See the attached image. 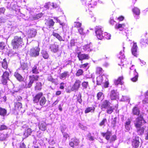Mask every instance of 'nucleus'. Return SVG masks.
I'll return each instance as SVG.
<instances>
[{
  "instance_id": "1",
  "label": "nucleus",
  "mask_w": 148,
  "mask_h": 148,
  "mask_svg": "<svg viewBox=\"0 0 148 148\" xmlns=\"http://www.w3.org/2000/svg\"><path fill=\"white\" fill-rule=\"evenodd\" d=\"M23 42V38L21 36H15L12 40L11 45L14 49H18L20 45Z\"/></svg>"
},
{
  "instance_id": "2",
  "label": "nucleus",
  "mask_w": 148,
  "mask_h": 148,
  "mask_svg": "<svg viewBox=\"0 0 148 148\" xmlns=\"http://www.w3.org/2000/svg\"><path fill=\"white\" fill-rule=\"evenodd\" d=\"M144 113H142L136 119L134 125L136 127H140L142 125V121L143 120Z\"/></svg>"
},
{
  "instance_id": "3",
  "label": "nucleus",
  "mask_w": 148,
  "mask_h": 148,
  "mask_svg": "<svg viewBox=\"0 0 148 148\" xmlns=\"http://www.w3.org/2000/svg\"><path fill=\"white\" fill-rule=\"evenodd\" d=\"M101 26H97L95 28V32L96 36L98 39L101 40L103 38V31Z\"/></svg>"
},
{
  "instance_id": "4",
  "label": "nucleus",
  "mask_w": 148,
  "mask_h": 148,
  "mask_svg": "<svg viewBox=\"0 0 148 148\" xmlns=\"http://www.w3.org/2000/svg\"><path fill=\"white\" fill-rule=\"evenodd\" d=\"M141 139L138 136H136L132 140L131 145L133 148H138L139 147L140 144V140Z\"/></svg>"
},
{
  "instance_id": "5",
  "label": "nucleus",
  "mask_w": 148,
  "mask_h": 148,
  "mask_svg": "<svg viewBox=\"0 0 148 148\" xmlns=\"http://www.w3.org/2000/svg\"><path fill=\"white\" fill-rule=\"evenodd\" d=\"M40 49L38 47H35L30 49L29 55L31 57H36L39 54Z\"/></svg>"
},
{
  "instance_id": "6",
  "label": "nucleus",
  "mask_w": 148,
  "mask_h": 148,
  "mask_svg": "<svg viewBox=\"0 0 148 148\" xmlns=\"http://www.w3.org/2000/svg\"><path fill=\"white\" fill-rule=\"evenodd\" d=\"M9 73L7 71L4 72L2 76L1 82L3 85L7 84L8 80H10L9 78Z\"/></svg>"
},
{
  "instance_id": "7",
  "label": "nucleus",
  "mask_w": 148,
  "mask_h": 148,
  "mask_svg": "<svg viewBox=\"0 0 148 148\" xmlns=\"http://www.w3.org/2000/svg\"><path fill=\"white\" fill-rule=\"evenodd\" d=\"M77 57L79 61H81V63L83 62L82 61L84 60H88L89 59V55L88 54L82 53L81 52L77 53Z\"/></svg>"
},
{
  "instance_id": "8",
  "label": "nucleus",
  "mask_w": 148,
  "mask_h": 148,
  "mask_svg": "<svg viewBox=\"0 0 148 148\" xmlns=\"http://www.w3.org/2000/svg\"><path fill=\"white\" fill-rule=\"evenodd\" d=\"M43 96V93L40 92L36 94L33 97L32 100L34 103L38 104Z\"/></svg>"
},
{
  "instance_id": "9",
  "label": "nucleus",
  "mask_w": 148,
  "mask_h": 148,
  "mask_svg": "<svg viewBox=\"0 0 148 148\" xmlns=\"http://www.w3.org/2000/svg\"><path fill=\"white\" fill-rule=\"evenodd\" d=\"M79 139L74 137L72 138L71 141H69V145L72 148H74L75 146H78L79 145Z\"/></svg>"
},
{
  "instance_id": "10",
  "label": "nucleus",
  "mask_w": 148,
  "mask_h": 148,
  "mask_svg": "<svg viewBox=\"0 0 148 148\" xmlns=\"http://www.w3.org/2000/svg\"><path fill=\"white\" fill-rule=\"evenodd\" d=\"M130 75L131 76L133 77L131 79L132 81L134 82H135L137 81L138 74L136 71V69L130 71Z\"/></svg>"
},
{
  "instance_id": "11",
  "label": "nucleus",
  "mask_w": 148,
  "mask_h": 148,
  "mask_svg": "<svg viewBox=\"0 0 148 148\" xmlns=\"http://www.w3.org/2000/svg\"><path fill=\"white\" fill-rule=\"evenodd\" d=\"M97 4L96 2H95L94 3V1H91V2L90 3L86 5L85 7V9L86 11H92L93 10V8L94 7V6Z\"/></svg>"
},
{
  "instance_id": "12",
  "label": "nucleus",
  "mask_w": 148,
  "mask_h": 148,
  "mask_svg": "<svg viewBox=\"0 0 148 148\" xmlns=\"http://www.w3.org/2000/svg\"><path fill=\"white\" fill-rule=\"evenodd\" d=\"M81 82L79 79H77L73 85L71 90L72 91L77 90L80 88Z\"/></svg>"
},
{
  "instance_id": "13",
  "label": "nucleus",
  "mask_w": 148,
  "mask_h": 148,
  "mask_svg": "<svg viewBox=\"0 0 148 148\" xmlns=\"http://www.w3.org/2000/svg\"><path fill=\"white\" fill-rule=\"evenodd\" d=\"M58 45L56 42H55L53 44H51L50 46L51 51L52 52L55 53L57 52L59 50Z\"/></svg>"
},
{
  "instance_id": "14",
  "label": "nucleus",
  "mask_w": 148,
  "mask_h": 148,
  "mask_svg": "<svg viewBox=\"0 0 148 148\" xmlns=\"http://www.w3.org/2000/svg\"><path fill=\"white\" fill-rule=\"evenodd\" d=\"M110 103L108 100L106 99L104 100L101 105V108L102 110L106 109L110 106Z\"/></svg>"
},
{
  "instance_id": "15",
  "label": "nucleus",
  "mask_w": 148,
  "mask_h": 148,
  "mask_svg": "<svg viewBox=\"0 0 148 148\" xmlns=\"http://www.w3.org/2000/svg\"><path fill=\"white\" fill-rule=\"evenodd\" d=\"M140 110L138 107L137 105L135 106L132 109V114L134 115L139 116L140 114Z\"/></svg>"
},
{
  "instance_id": "16",
  "label": "nucleus",
  "mask_w": 148,
  "mask_h": 148,
  "mask_svg": "<svg viewBox=\"0 0 148 148\" xmlns=\"http://www.w3.org/2000/svg\"><path fill=\"white\" fill-rule=\"evenodd\" d=\"M55 22L53 19H50L46 20L45 23V25L49 28H53Z\"/></svg>"
},
{
  "instance_id": "17",
  "label": "nucleus",
  "mask_w": 148,
  "mask_h": 148,
  "mask_svg": "<svg viewBox=\"0 0 148 148\" xmlns=\"http://www.w3.org/2000/svg\"><path fill=\"white\" fill-rule=\"evenodd\" d=\"M124 77L123 76H120L118 78L115 79L114 81V83L116 85H118L120 84L121 85H123L124 84V82L123 81L124 79Z\"/></svg>"
},
{
  "instance_id": "18",
  "label": "nucleus",
  "mask_w": 148,
  "mask_h": 148,
  "mask_svg": "<svg viewBox=\"0 0 148 148\" xmlns=\"http://www.w3.org/2000/svg\"><path fill=\"white\" fill-rule=\"evenodd\" d=\"M39 127L40 130L45 131L47 129V125L45 121H42L39 123Z\"/></svg>"
},
{
  "instance_id": "19",
  "label": "nucleus",
  "mask_w": 148,
  "mask_h": 148,
  "mask_svg": "<svg viewBox=\"0 0 148 148\" xmlns=\"http://www.w3.org/2000/svg\"><path fill=\"white\" fill-rule=\"evenodd\" d=\"M118 104H116L114 106H110L106 109H107L106 112L108 114H111L114 112L115 108L117 109H118Z\"/></svg>"
},
{
  "instance_id": "20",
  "label": "nucleus",
  "mask_w": 148,
  "mask_h": 148,
  "mask_svg": "<svg viewBox=\"0 0 148 148\" xmlns=\"http://www.w3.org/2000/svg\"><path fill=\"white\" fill-rule=\"evenodd\" d=\"M146 127L145 126L143 127L141 126L140 127H136V132L138 135H143L144 133L145 128Z\"/></svg>"
},
{
  "instance_id": "21",
  "label": "nucleus",
  "mask_w": 148,
  "mask_h": 148,
  "mask_svg": "<svg viewBox=\"0 0 148 148\" xmlns=\"http://www.w3.org/2000/svg\"><path fill=\"white\" fill-rule=\"evenodd\" d=\"M37 33L36 30L35 29H30L28 31V36L29 38H32L34 37Z\"/></svg>"
},
{
  "instance_id": "22",
  "label": "nucleus",
  "mask_w": 148,
  "mask_h": 148,
  "mask_svg": "<svg viewBox=\"0 0 148 148\" xmlns=\"http://www.w3.org/2000/svg\"><path fill=\"white\" fill-rule=\"evenodd\" d=\"M70 76L69 73L68 71H64L60 75L59 78L61 79H65L68 78Z\"/></svg>"
},
{
  "instance_id": "23",
  "label": "nucleus",
  "mask_w": 148,
  "mask_h": 148,
  "mask_svg": "<svg viewBox=\"0 0 148 148\" xmlns=\"http://www.w3.org/2000/svg\"><path fill=\"white\" fill-rule=\"evenodd\" d=\"M101 135L103 137H105L106 139L107 140H110V136L112 134L111 132L107 131L106 132H102L101 133Z\"/></svg>"
},
{
  "instance_id": "24",
  "label": "nucleus",
  "mask_w": 148,
  "mask_h": 148,
  "mask_svg": "<svg viewBox=\"0 0 148 148\" xmlns=\"http://www.w3.org/2000/svg\"><path fill=\"white\" fill-rule=\"evenodd\" d=\"M137 46L136 43H134L131 49L132 54L135 56H136L138 55L137 53Z\"/></svg>"
},
{
  "instance_id": "25",
  "label": "nucleus",
  "mask_w": 148,
  "mask_h": 148,
  "mask_svg": "<svg viewBox=\"0 0 148 148\" xmlns=\"http://www.w3.org/2000/svg\"><path fill=\"white\" fill-rule=\"evenodd\" d=\"M14 76L17 79L19 82H23L24 80V78L23 76L18 72H15Z\"/></svg>"
},
{
  "instance_id": "26",
  "label": "nucleus",
  "mask_w": 148,
  "mask_h": 148,
  "mask_svg": "<svg viewBox=\"0 0 148 148\" xmlns=\"http://www.w3.org/2000/svg\"><path fill=\"white\" fill-rule=\"evenodd\" d=\"M140 43L142 47H146L148 45V40L146 38L142 39L141 40Z\"/></svg>"
},
{
  "instance_id": "27",
  "label": "nucleus",
  "mask_w": 148,
  "mask_h": 148,
  "mask_svg": "<svg viewBox=\"0 0 148 148\" xmlns=\"http://www.w3.org/2000/svg\"><path fill=\"white\" fill-rule=\"evenodd\" d=\"M110 97V99L112 100L116 99L117 94L115 90H113L111 91Z\"/></svg>"
},
{
  "instance_id": "28",
  "label": "nucleus",
  "mask_w": 148,
  "mask_h": 148,
  "mask_svg": "<svg viewBox=\"0 0 148 148\" xmlns=\"http://www.w3.org/2000/svg\"><path fill=\"white\" fill-rule=\"evenodd\" d=\"M39 78V76L38 75H32L29 77V79H30L33 82L38 81Z\"/></svg>"
},
{
  "instance_id": "29",
  "label": "nucleus",
  "mask_w": 148,
  "mask_h": 148,
  "mask_svg": "<svg viewBox=\"0 0 148 148\" xmlns=\"http://www.w3.org/2000/svg\"><path fill=\"white\" fill-rule=\"evenodd\" d=\"M32 133L31 129L30 128H28L25 130L23 133V135L25 138H27Z\"/></svg>"
},
{
  "instance_id": "30",
  "label": "nucleus",
  "mask_w": 148,
  "mask_h": 148,
  "mask_svg": "<svg viewBox=\"0 0 148 148\" xmlns=\"http://www.w3.org/2000/svg\"><path fill=\"white\" fill-rule=\"evenodd\" d=\"M7 114V110L4 108L0 107V116L4 117L6 116Z\"/></svg>"
},
{
  "instance_id": "31",
  "label": "nucleus",
  "mask_w": 148,
  "mask_h": 148,
  "mask_svg": "<svg viewBox=\"0 0 148 148\" xmlns=\"http://www.w3.org/2000/svg\"><path fill=\"white\" fill-rule=\"evenodd\" d=\"M133 14L137 16H139L140 14V10L137 7H134L132 9Z\"/></svg>"
},
{
  "instance_id": "32",
  "label": "nucleus",
  "mask_w": 148,
  "mask_h": 148,
  "mask_svg": "<svg viewBox=\"0 0 148 148\" xmlns=\"http://www.w3.org/2000/svg\"><path fill=\"white\" fill-rule=\"evenodd\" d=\"M103 69L100 67L97 66L95 69V73L97 75H101L104 72Z\"/></svg>"
},
{
  "instance_id": "33",
  "label": "nucleus",
  "mask_w": 148,
  "mask_h": 148,
  "mask_svg": "<svg viewBox=\"0 0 148 148\" xmlns=\"http://www.w3.org/2000/svg\"><path fill=\"white\" fill-rule=\"evenodd\" d=\"M103 78L102 76H99L97 77V84L98 85H101L103 82Z\"/></svg>"
},
{
  "instance_id": "34",
  "label": "nucleus",
  "mask_w": 148,
  "mask_h": 148,
  "mask_svg": "<svg viewBox=\"0 0 148 148\" xmlns=\"http://www.w3.org/2000/svg\"><path fill=\"white\" fill-rule=\"evenodd\" d=\"M46 102L47 100L46 98L43 96L40 100L39 103L40 105L41 106H42L45 105Z\"/></svg>"
},
{
  "instance_id": "35",
  "label": "nucleus",
  "mask_w": 148,
  "mask_h": 148,
  "mask_svg": "<svg viewBox=\"0 0 148 148\" xmlns=\"http://www.w3.org/2000/svg\"><path fill=\"white\" fill-rule=\"evenodd\" d=\"M52 35L57 38L60 41H64V40L62 39V37L58 34L53 32Z\"/></svg>"
},
{
  "instance_id": "36",
  "label": "nucleus",
  "mask_w": 148,
  "mask_h": 148,
  "mask_svg": "<svg viewBox=\"0 0 148 148\" xmlns=\"http://www.w3.org/2000/svg\"><path fill=\"white\" fill-rule=\"evenodd\" d=\"M22 107V103L19 102H16L14 103V110H19Z\"/></svg>"
},
{
  "instance_id": "37",
  "label": "nucleus",
  "mask_w": 148,
  "mask_h": 148,
  "mask_svg": "<svg viewBox=\"0 0 148 148\" xmlns=\"http://www.w3.org/2000/svg\"><path fill=\"white\" fill-rule=\"evenodd\" d=\"M131 123V121L130 119H128V121L125 122V128L127 131H129L130 130Z\"/></svg>"
},
{
  "instance_id": "38",
  "label": "nucleus",
  "mask_w": 148,
  "mask_h": 148,
  "mask_svg": "<svg viewBox=\"0 0 148 148\" xmlns=\"http://www.w3.org/2000/svg\"><path fill=\"white\" fill-rule=\"evenodd\" d=\"M95 108L94 107H88L86 108L84 111L85 114L90 112H94L95 110Z\"/></svg>"
},
{
  "instance_id": "39",
  "label": "nucleus",
  "mask_w": 148,
  "mask_h": 148,
  "mask_svg": "<svg viewBox=\"0 0 148 148\" xmlns=\"http://www.w3.org/2000/svg\"><path fill=\"white\" fill-rule=\"evenodd\" d=\"M42 84L41 82H37L36 85L35 87V90L40 91L42 89Z\"/></svg>"
},
{
  "instance_id": "40",
  "label": "nucleus",
  "mask_w": 148,
  "mask_h": 148,
  "mask_svg": "<svg viewBox=\"0 0 148 148\" xmlns=\"http://www.w3.org/2000/svg\"><path fill=\"white\" fill-rule=\"evenodd\" d=\"M32 73L35 74H39V72L38 71V69L37 68V66L36 65H34L32 68Z\"/></svg>"
},
{
  "instance_id": "41",
  "label": "nucleus",
  "mask_w": 148,
  "mask_h": 148,
  "mask_svg": "<svg viewBox=\"0 0 148 148\" xmlns=\"http://www.w3.org/2000/svg\"><path fill=\"white\" fill-rule=\"evenodd\" d=\"M83 49L85 51L88 52H90L92 50L91 47L89 45H87L84 46L83 47Z\"/></svg>"
},
{
  "instance_id": "42",
  "label": "nucleus",
  "mask_w": 148,
  "mask_h": 148,
  "mask_svg": "<svg viewBox=\"0 0 148 148\" xmlns=\"http://www.w3.org/2000/svg\"><path fill=\"white\" fill-rule=\"evenodd\" d=\"M84 71L82 69H79L77 71L75 74L77 76L79 77L83 75Z\"/></svg>"
},
{
  "instance_id": "43",
  "label": "nucleus",
  "mask_w": 148,
  "mask_h": 148,
  "mask_svg": "<svg viewBox=\"0 0 148 148\" xmlns=\"http://www.w3.org/2000/svg\"><path fill=\"white\" fill-rule=\"evenodd\" d=\"M43 15V14L42 13H40L34 16L33 18L34 20H37L41 17Z\"/></svg>"
},
{
  "instance_id": "44",
  "label": "nucleus",
  "mask_w": 148,
  "mask_h": 148,
  "mask_svg": "<svg viewBox=\"0 0 148 148\" xmlns=\"http://www.w3.org/2000/svg\"><path fill=\"white\" fill-rule=\"evenodd\" d=\"M107 122V119L106 118H103L99 123V125L100 126L105 125V123Z\"/></svg>"
},
{
  "instance_id": "45",
  "label": "nucleus",
  "mask_w": 148,
  "mask_h": 148,
  "mask_svg": "<svg viewBox=\"0 0 148 148\" xmlns=\"http://www.w3.org/2000/svg\"><path fill=\"white\" fill-rule=\"evenodd\" d=\"M34 82L32 81L29 79V82L27 84H25V87L26 88H30L32 86Z\"/></svg>"
},
{
  "instance_id": "46",
  "label": "nucleus",
  "mask_w": 148,
  "mask_h": 148,
  "mask_svg": "<svg viewBox=\"0 0 148 148\" xmlns=\"http://www.w3.org/2000/svg\"><path fill=\"white\" fill-rule=\"evenodd\" d=\"M82 23L79 22H74V27L77 29H79L81 27Z\"/></svg>"
},
{
  "instance_id": "47",
  "label": "nucleus",
  "mask_w": 148,
  "mask_h": 148,
  "mask_svg": "<svg viewBox=\"0 0 148 148\" xmlns=\"http://www.w3.org/2000/svg\"><path fill=\"white\" fill-rule=\"evenodd\" d=\"M51 5V3L50 2H48L45 3L44 6V7L47 9H52Z\"/></svg>"
},
{
  "instance_id": "48",
  "label": "nucleus",
  "mask_w": 148,
  "mask_h": 148,
  "mask_svg": "<svg viewBox=\"0 0 148 148\" xmlns=\"http://www.w3.org/2000/svg\"><path fill=\"white\" fill-rule=\"evenodd\" d=\"M2 66L4 69H6L8 67V64L5 59L3 60V61L2 63Z\"/></svg>"
},
{
  "instance_id": "49",
  "label": "nucleus",
  "mask_w": 148,
  "mask_h": 148,
  "mask_svg": "<svg viewBox=\"0 0 148 148\" xmlns=\"http://www.w3.org/2000/svg\"><path fill=\"white\" fill-rule=\"evenodd\" d=\"M82 86L84 89H86L89 87L88 82L84 81L82 83Z\"/></svg>"
},
{
  "instance_id": "50",
  "label": "nucleus",
  "mask_w": 148,
  "mask_h": 148,
  "mask_svg": "<svg viewBox=\"0 0 148 148\" xmlns=\"http://www.w3.org/2000/svg\"><path fill=\"white\" fill-rule=\"evenodd\" d=\"M111 37V36L110 34L108 33L107 32H105L104 33L103 38H105L107 40H109L110 39Z\"/></svg>"
},
{
  "instance_id": "51",
  "label": "nucleus",
  "mask_w": 148,
  "mask_h": 148,
  "mask_svg": "<svg viewBox=\"0 0 148 148\" xmlns=\"http://www.w3.org/2000/svg\"><path fill=\"white\" fill-rule=\"evenodd\" d=\"M103 93L101 92H99L97 94V99L98 100H100L103 95Z\"/></svg>"
},
{
  "instance_id": "52",
  "label": "nucleus",
  "mask_w": 148,
  "mask_h": 148,
  "mask_svg": "<svg viewBox=\"0 0 148 148\" xmlns=\"http://www.w3.org/2000/svg\"><path fill=\"white\" fill-rule=\"evenodd\" d=\"M117 117H115L114 118L111 122V124L114 127L116 126V123Z\"/></svg>"
},
{
  "instance_id": "53",
  "label": "nucleus",
  "mask_w": 148,
  "mask_h": 148,
  "mask_svg": "<svg viewBox=\"0 0 148 148\" xmlns=\"http://www.w3.org/2000/svg\"><path fill=\"white\" fill-rule=\"evenodd\" d=\"M125 26V25L124 24H119L118 25H116V28L118 29L120 28H124V27Z\"/></svg>"
},
{
  "instance_id": "54",
  "label": "nucleus",
  "mask_w": 148,
  "mask_h": 148,
  "mask_svg": "<svg viewBox=\"0 0 148 148\" xmlns=\"http://www.w3.org/2000/svg\"><path fill=\"white\" fill-rule=\"evenodd\" d=\"M42 57L45 59H47L49 57V55L46 52H43L42 53Z\"/></svg>"
},
{
  "instance_id": "55",
  "label": "nucleus",
  "mask_w": 148,
  "mask_h": 148,
  "mask_svg": "<svg viewBox=\"0 0 148 148\" xmlns=\"http://www.w3.org/2000/svg\"><path fill=\"white\" fill-rule=\"evenodd\" d=\"M88 64L89 63L86 62L84 64H82L80 65L79 66V67L80 68H83L85 69L87 66Z\"/></svg>"
},
{
  "instance_id": "56",
  "label": "nucleus",
  "mask_w": 148,
  "mask_h": 148,
  "mask_svg": "<svg viewBox=\"0 0 148 148\" xmlns=\"http://www.w3.org/2000/svg\"><path fill=\"white\" fill-rule=\"evenodd\" d=\"M78 30L79 34L81 35H84L85 33L84 32V29L83 28L81 27L78 29Z\"/></svg>"
},
{
  "instance_id": "57",
  "label": "nucleus",
  "mask_w": 148,
  "mask_h": 148,
  "mask_svg": "<svg viewBox=\"0 0 148 148\" xmlns=\"http://www.w3.org/2000/svg\"><path fill=\"white\" fill-rule=\"evenodd\" d=\"M7 127L5 125H2L0 126V131L7 130Z\"/></svg>"
},
{
  "instance_id": "58",
  "label": "nucleus",
  "mask_w": 148,
  "mask_h": 148,
  "mask_svg": "<svg viewBox=\"0 0 148 148\" xmlns=\"http://www.w3.org/2000/svg\"><path fill=\"white\" fill-rule=\"evenodd\" d=\"M81 95H79L77 98V100L80 104H81L82 102V100L81 98Z\"/></svg>"
},
{
  "instance_id": "59",
  "label": "nucleus",
  "mask_w": 148,
  "mask_h": 148,
  "mask_svg": "<svg viewBox=\"0 0 148 148\" xmlns=\"http://www.w3.org/2000/svg\"><path fill=\"white\" fill-rule=\"evenodd\" d=\"M27 68L26 64L25 63H23L21 65L20 69L21 70H24Z\"/></svg>"
},
{
  "instance_id": "60",
  "label": "nucleus",
  "mask_w": 148,
  "mask_h": 148,
  "mask_svg": "<svg viewBox=\"0 0 148 148\" xmlns=\"http://www.w3.org/2000/svg\"><path fill=\"white\" fill-rule=\"evenodd\" d=\"M116 139V136L115 135H113L110 141L111 142L114 141Z\"/></svg>"
},
{
  "instance_id": "61",
  "label": "nucleus",
  "mask_w": 148,
  "mask_h": 148,
  "mask_svg": "<svg viewBox=\"0 0 148 148\" xmlns=\"http://www.w3.org/2000/svg\"><path fill=\"white\" fill-rule=\"evenodd\" d=\"M64 84H65L63 82H62L60 84V86L59 87L60 88V89H62V90L64 89Z\"/></svg>"
},
{
  "instance_id": "62",
  "label": "nucleus",
  "mask_w": 148,
  "mask_h": 148,
  "mask_svg": "<svg viewBox=\"0 0 148 148\" xmlns=\"http://www.w3.org/2000/svg\"><path fill=\"white\" fill-rule=\"evenodd\" d=\"M19 148H26V145L24 142L20 144Z\"/></svg>"
},
{
  "instance_id": "63",
  "label": "nucleus",
  "mask_w": 148,
  "mask_h": 148,
  "mask_svg": "<svg viewBox=\"0 0 148 148\" xmlns=\"http://www.w3.org/2000/svg\"><path fill=\"white\" fill-rule=\"evenodd\" d=\"M51 8L52 9L53 8H56L58 7L57 5L54 3H51Z\"/></svg>"
},
{
  "instance_id": "64",
  "label": "nucleus",
  "mask_w": 148,
  "mask_h": 148,
  "mask_svg": "<svg viewBox=\"0 0 148 148\" xmlns=\"http://www.w3.org/2000/svg\"><path fill=\"white\" fill-rule=\"evenodd\" d=\"M109 82L108 81H106L104 84V87L105 88H107L108 87Z\"/></svg>"
}]
</instances>
